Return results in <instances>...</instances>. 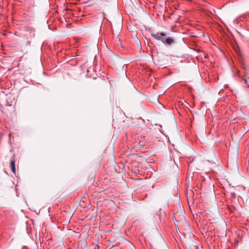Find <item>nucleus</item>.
<instances>
[{
    "label": "nucleus",
    "mask_w": 249,
    "mask_h": 249,
    "mask_svg": "<svg viewBox=\"0 0 249 249\" xmlns=\"http://www.w3.org/2000/svg\"><path fill=\"white\" fill-rule=\"evenodd\" d=\"M177 215H178V214H177V213H176L175 214H174V218H175V220H176V221H178V220H177V218H176V217L177 216Z\"/></svg>",
    "instance_id": "nucleus-5"
},
{
    "label": "nucleus",
    "mask_w": 249,
    "mask_h": 249,
    "mask_svg": "<svg viewBox=\"0 0 249 249\" xmlns=\"http://www.w3.org/2000/svg\"><path fill=\"white\" fill-rule=\"evenodd\" d=\"M10 167L11 171L13 173H16V165H15V161L14 158L11 160L10 162Z\"/></svg>",
    "instance_id": "nucleus-2"
},
{
    "label": "nucleus",
    "mask_w": 249,
    "mask_h": 249,
    "mask_svg": "<svg viewBox=\"0 0 249 249\" xmlns=\"http://www.w3.org/2000/svg\"><path fill=\"white\" fill-rule=\"evenodd\" d=\"M151 36L155 39L161 41L163 43L168 45L174 43V39L169 36H166L163 33H152Z\"/></svg>",
    "instance_id": "nucleus-1"
},
{
    "label": "nucleus",
    "mask_w": 249,
    "mask_h": 249,
    "mask_svg": "<svg viewBox=\"0 0 249 249\" xmlns=\"http://www.w3.org/2000/svg\"><path fill=\"white\" fill-rule=\"evenodd\" d=\"M6 106H8L14 108V107H15V103L13 101H11L10 103H9L8 99H6Z\"/></svg>",
    "instance_id": "nucleus-3"
},
{
    "label": "nucleus",
    "mask_w": 249,
    "mask_h": 249,
    "mask_svg": "<svg viewBox=\"0 0 249 249\" xmlns=\"http://www.w3.org/2000/svg\"><path fill=\"white\" fill-rule=\"evenodd\" d=\"M244 83L246 85H248V81L246 79H244Z\"/></svg>",
    "instance_id": "nucleus-4"
}]
</instances>
